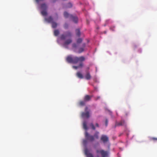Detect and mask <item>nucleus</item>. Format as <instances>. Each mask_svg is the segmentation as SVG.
<instances>
[{"label":"nucleus","mask_w":157,"mask_h":157,"mask_svg":"<svg viewBox=\"0 0 157 157\" xmlns=\"http://www.w3.org/2000/svg\"><path fill=\"white\" fill-rule=\"evenodd\" d=\"M86 59L84 56L78 57L76 56H72L71 55L68 56L66 59L67 61L69 63L76 64L80 62L79 65L78 66H73V68L77 69L79 68H81L83 66L82 62L85 61Z\"/></svg>","instance_id":"obj_1"},{"label":"nucleus","mask_w":157,"mask_h":157,"mask_svg":"<svg viewBox=\"0 0 157 157\" xmlns=\"http://www.w3.org/2000/svg\"><path fill=\"white\" fill-rule=\"evenodd\" d=\"M99 132L96 131L94 136L89 135L87 131L85 132V137L87 140L90 142H92L95 139H98L99 138Z\"/></svg>","instance_id":"obj_2"},{"label":"nucleus","mask_w":157,"mask_h":157,"mask_svg":"<svg viewBox=\"0 0 157 157\" xmlns=\"http://www.w3.org/2000/svg\"><path fill=\"white\" fill-rule=\"evenodd\" d=\"M72 36L71 33L69 31L66 33L65 34H62L60 36L61 40H64L67 37H71Z\"/></svg>","instance_id":"obj_3"},{"label":"nucleus","mask_w":157,"mask_h":157,"mask_svg":"<svg viewBox=\"0 0 157 157\" xmlns=\"http://www.w3.org/2000/svg\"><path fill=\"white\" fill-rule=\"evenodd\" d=\"M96 152L98 154H101L102 157H105L108 155V152L103 150H97Z\"/></svg>","instance_id":"obj_4"},{"label":"nucleus","mask_w":157,"mask_h":157,"mask_svg":"<svg viewBox=\"0 0 157 157\" xmlns=\"http://www.w3.org/2000/svg\"><path fill=\"white\" fill-rule=\"evenodd\" d=\"M101 140L103 143H105L108 141L109 138L106 135H102L101 138Z\"/></svg>","instance_id":"obj_5"},{"label":"nucleus","mask_w":157,"mask_h":157,"mask_svg":"<svg viewBox=\"0 0 157 157\" xmlns=\"http://www.w3.org/2000/svg\"><path fill=\"white\" fill-rule=\"evenodd\" d=\"M81 116L83 118H88L90 117L89 112H82L81 113Z\"/></svg>","instance_id":"obj_6"},{"label":"nucleus","mask_w":157,"mask_h":157,"mask_svg":"<svg viewBox=\"0 0 157 157\" xmlns=\"http://www.w3.org/2000/svg\"><path fill=\"white\" fill-rule=\"evenodd\" d=\"M72 42V40L71 38H69L67 40H65L63 43V45L64 46H66L70 44Z\"/></svg>","instance_id":"obj_7"},{"label":"nucleus","mask_w":157,"mask_h":157,"mask_svg":"<svg viewBox=\"0 0 157 157\" xmlns=\"http://www.w3.org/2000/svg\"><path fill=\"white\" fill-rule=\"evenodd\" d=\"M84 153L87 157H93L92 155L89 152L87 148H85L84 150Z\"/></svg>","instance_id":"obj_8"},{"label":"nucleus","mask_w":157,"mask_h":157,"mask_svg":"<svg viewBox=\"0 0 157 157\" xmlns=\"http://www.w3.org/2000/svg\"><path fill=\"white\" fill-rule=\"evenodd\" d=\"M93 97V95L90 96L88 95H86L84 98V100L85 101H88L91 100V99Z\"/></svg>","instance_id":"obj_9"},{"label":"nucleus","mask_w":157,"mask_h":157,"mask_svg":"<svg viewBox=\"0 0 157 157\" xmlns=\"http://www.w3.org/2000/svg\"><path fill=\"white\" fill-rule=\"evenodd\" d=\"M85 46L86 44L85 43L83 44L82 45V47L79 48L78 53H80L83 52L84 50V48H85Z\"/></svg>","instance_id":"obj_10"},{"label":"nucleus","mask_w":157,"mask_h":157,"mask_svg":"<svg viewBox=\"0 0 157 157\" xmlns=\"http://www.w3.org/2000/svg\"><path fill=\"white\" fill-rule=\"evenodd\" d=\"M70 19L75 23H77L78 22V19L77 17H76L73 16L72 15H71Z\"/></svg>","instance_id":"obj_11"},{"label":"nucleus","mask_w":157,"mask_h":157,"mask_svg":"<svg viewBox=\"0 0 157 157\" xmlns=\"http://www.w3.org/2000/svg\"><path fill=\"white\" fill-rule=\"evenodd\" d=\"M45 20L48 23H52L53 22V19L52 17L50 16L45 18Z\"/></svg>","instance_id":"obj_12"},{"label":"nucleus","mask_w":157,"mask_h":157,"mask_svg":"<svg viewBox=\"0 0 157 157\" xmlns=\"http://www.w3.org/2000/svg\"><path fill=\"white\" fill-rule=\"evenodd\" d=\"M125 124V122L124 121H121L120 122L116 123L115 124V127L119 126L124 125Z\"/></svg>","instance_id":"obj_13"},{"label":"nucleus","mask_w":157,"mask_h":157,"mask_svg":"<svg viewBox=\"0 0 157 157\" xmlns=\"http://www.w3.org/2000/svg\"><path fill=\"white\" fill-rule=\"evenodd\" d=\"M85 78L87 80H90L91 78V76L89 72H87L85 76Z\"/></svg>","instance_id":"obj_14"},{"label":"nucleus","mask_w":157,"mask_h":157,"mask_svg":"<svg viewBox=\"0 0 157 157\" xmlns=\"http://www.w3.org/2000/svg\"><path fill=\"white\" fill-rule=\"evenodd\" d=\"M76 75L78 78L80 79L83 78V77L82 75L80 72H77L76 73Z\"/></svg>","instance_id":"obj_15"},{"label":"nucleus","mask_w":157,"mask_h":157,"mask_svg":"<svg viewBox=\"0 0 157 157\" xmlns=\"http://www.w3.org/2000/svg\"><path fill=\"white\" fill-rule=\"evenodd\" d=\"M83 128L84 129H85L86 130H87L88 128L86 124V122L84 121L83 122Z\"/></svg>","instance_id":"obj_16"},{"label":"nucleus","mask_w":157,"mask_h":157,"mask_svg":"<svg viewBox=\"0 0 157 157\" xmlns=\"http://www.w3.org/2000/svg\"><path fill=\"white\" fill-rule=\"evenodd\" d=\"M64 15L65 17L68 18L70 17V18L71 15H70L68 13L66 12H65L64 13Z\"/></svg>","instance_id":"obj_17"},{"label":"nucleus","mask_w":157,"mask_h":157,"mask_svg":"<svg viewBox=\"0 0 157 157\" xmlns=\"http://www.w3.org/2000/svg\"><path fill=\"white\" fill-rule=\"evenodd\" d=\"M59 31L58 30L56 29L54 32V35L56 36H57L59 35Z\"/></svg>","instance_id":"obj_18"},{"label":"nucleus","mask_w":157,"mask_h":157,"mask_svg":"<svg viewBox=\"0 0 157 157\" xmlns=\"http://www.w3.org/2000/svg\"><path fill=\"white\" fill-rule=\"evenodd\" d=\"M52 27L53 28H55L57 27V24L56 22L53 21L52 23Z\"/></svg>","instance_id":"obj_19"},{"label":"nucleus","mask_w":157,"mask_h":157,"mask_svg":"<svg viewBox=\"0 0 157 157\" xmlns=\"http://www.w3.org/2000/svg\"><path fill=\"white\" fill-rule=\"evenodd\" d=\"M41 8L42 9L46 10L47 8V5L46 4L44 3L41 5Z\"/></svg>","instance_id":"obj_20"},{"label":"nucleus","mask_w":157,"mask_h":157,"mask_svg":"<svg viewBox=\"0 0 157 157\" xmlns=\"http://www.w3.org/2000/svg\"><path fill=\"white\" fill-rule=\"evenodd\" d=\"M77 36H79L80 35V32L79 29H76L75 30Z\"/></svg>","instance_id":"obj_21"},{"label":"nucleus","mask_w":157,"mask_h":157,"mask_svg":"<svg viewBox=\"0 0 157 157\" xmlns=\"http://www.w3.org/2000/svg\"><path fill=\"white\" fill-rule=\"evenodd\" d=\"M85 101H81L79 102V105L81 106H83L85 105Z\"/></svg>","instance_id":"obj_22"},{"label":"nucleus","mask_w":157,"mask_h":157,"mask_svg":"<svg viewBox=\"0 0 157 157\" xmlns=\"http://www.w3.org/2000/svg\"><path fill=\"white\" fill-rule=\"evenodd\" d=\"M41 13L43 16H46L47 15V12L45 10H43L41 12Z\"/></svg>","instance_id":"obj_23"},{"label":"nucleus","mask_w":157,"mask_h":157,"mask_svg":"<svg viewBox=\"0 0 157 157\" xmlns=\"http://www.w3.org/2000/svg\"><path fill=\"white\" fill-rule=\"evenodd\" d=\"M150 140L153 141H157V138L156 137H151L150 139Z\"/></svg>","instance_id":"obj_24"},{"label":"nucleus","mask_w":157,"mask_h":157,"mask_svg":"<svg viewBox=\"0 0 157 157\" xmlns=\"http://www.w3.org/2000/svg\"><path fill=\"white\" fill-rule=\"evenodd\" d=\"M90 126L93 130H95V128L92 123H91L90 124Z\"/></svg>","instance_id":"obj_25"},{"label":"nucleus","mask_w":157,"mask_h":157,"mask_svg":"<svg viewBox=\"0 0 157 157\" xmlns=\"http://www.w3.org/2000/svg\"><path fill=\"white\" fill-rule=\"evenodd\" d=\"M82 40L81 38H78L77 41V43H80L82 42Z\"/></svg>","instance_id":"obj_26"},{"label":"nucleus","mask_w":157,"mask_h":157,"mask_svg":"<svg viewBox=\"0 0 157 157\" xmlns=\"http://www.w3.org/2000/svg\"><path fill=\"white\" fill-rule=\"evenodd\" d=\"M72 6V4H71V3H69L67 4V8H71Z\"/></svg>","instance_id":"obj_27"},{"label":"nucleus","mask_w":157,"mask_h":157,"mask_svg":"<svg viewBox=\"0 0 157 157\" xmlns=\"http://www.w3.org/2000/svg\"><path fill=\"white\" fill-rule=\"evenodd\" d=\"M87 143V140H83V144L84 145H86Z\"/></svg>","instance_id":"obj_28"},{"label":"nucleus","mask_w":157,"mask_h":157,"mask_svg":"<svg viewBox=\"0 0 157 157\" xmlns=\"http://www.w3.org/2000/svg\"><path fill=\"white\" fill-rule=\"evenodd\" d=\"M77 45L75 43H74V44H73L72 47L73 48H77Z\"/></svg>","instance_id":"obj_29"},{"label":"nucleus","mask_w":157,"mask_h":157,"mask_svg":"<svg viewBox=\"0 0 157 157\" xmlns=\"http://www.w3.org/2000/svg\"><path fill=\"white\" fill-rule=\"evenodd\" d=\"M68 25L67 24H65L64 25V27L65 29H67L68 28Z\"/></svg>","instance_id":"obj_30"},{"label":"nucleus","mask_w":157,"mask_h":157,"mask_svg":"<svg viewBox=\"0 0 157 157\" xmlns=\"http://www.w3.org/2000/svg\"><path fill=\"white\" fill-rule=\"evenodd\" d=\"M115 27L114 26H112L110 28V29L112 31H114L115 30Z\"/></svg>","instance_id":"obj_31"},{"label":"nucleus","mask_w":157,"mask_h":157,"mask_svg":"<svg viewBox=\"0 0 157 157\" xmlns=\"http://www.w3.org/2000/svg\"><path fill=\"white\" fill-rule=\"evenodd\" d=\"M100 96H97V97H95L94 98L95 100L96 101L97 100H98L100 99Z\"/></svg>","instance_id":"obj_32"},{"label":"nucleus","mask_w":157,"mask_h":157,"mask_svg":"<svg viewBox=\"0 0 157 157\" xmlns=\"http://www.w3.org/2000/svg\"><path fill=\"white\" fill-rule=\"evenodd\" d=\"M108 123V121L107 119H106L105 121V125L106 126H107Z\"/></svg>","instance_id":"obj_33"},{"label":"nucleus","mask_w":157,"mask_h":157,"mask_svg":"<svg viewBox=\"0 0 157 157\" xmlns=\"http://www.w3.org/2000/svg\"><path fill=\"white\" fill-rule=\"evenodd\" d=\"M88 107H86L85 108V111L86 112H87L86 111L88 109Z\"/></svg>","instance_id":"obj_34"},{"label":"nucleus","mask_w":157,"mask_h":157,"mask_svg":"<svg viewBox=\"0 0 157 157\" xmlns=\"http://www.w3.org/2000/svg\"><path fill=\"white\" fill-rule=\"evenodd\" d=\"M95 125L97 127H99V125L98 123H96L95 124Z\"/></svg>","instance_id":"obj_35"},{"label":"nucleus","mask_w":157,"mask_h":157,"mask_svg":"<svg viewBox=\"0 0 157 157\" xmlns=\"http://www.w3.org/2000/svg\"><path fill=\"white\" fill-rule=\"evenodd\" d=\"M55 2V1H53V2Z\"/></svg>","instance_id":"obj_36"}]
</instances>
